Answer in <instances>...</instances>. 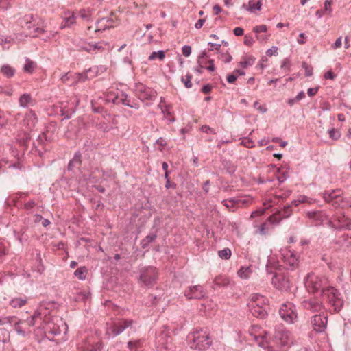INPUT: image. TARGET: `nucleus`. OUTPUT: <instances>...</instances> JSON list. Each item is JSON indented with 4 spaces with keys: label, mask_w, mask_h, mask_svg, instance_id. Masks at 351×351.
Masks as SVG:
<instances>
[{
    "label": "nucleus",
    "mask_w": 351,
    "mask_h": 351,
    "mask_svg": "<svg viewBox=\"0 0 351 351\" xmlns=\"http://www.w3.org/2000/svg\"><path fill=\"white\" fill-rule=\"evenodd\" d=\"M187 338L190 348L195 350H206L212 343L209 335L202 330L189 334Z\"/></svg>",
    "instance_id": "f257e3e1"
},
{
    "label": "nucleus",
    "mask_w": 351,
    "mask_h": 351,
    "mask_svg": "<svg viewBox=\"0 0 351 351\" xmlns=\"http://www.w3.org/2000/svg\"><path fill=\"white\" fill-rule=\"evenodd\" d=\"M34 313H39V319H38V329L42 330L44 331L46 337L50 341H55L52 337H51V335H58L60 334V330L59 328L57 329H51L50 323L49 322V317H47L45 313L46 311L43 308H39Z\"/></svg>",
    "instance_id": "f03ea898"
},
{
    "label": "nucleus",
    "mask_w": 351,
    "mask_h": 351,
    "mask_svg": "<svg viewBox=\"0 0 351 351\" xmlns=\"http://www.w3.org/2000/svg\"><path fill=\"white\" fill-rule=\"evenodd\" d=\"M139 283L147 287H152L157 278L156 268L153 266H143L139 268Z\"/></svg>",
    "instance_id": "7ed1b4c3"
},
{
    "label": "nucleus",
    "mask_w": 351,
    "mask_h": 351,
    "mask_svg": "<svg viewBox=\"0 0 351 351\" xmlns=\"http://www.w3.org/2000/svg\"><path fill=\"white\" fill-rule=\"evenodd\" d=\"M304 285L308 292L313 293H321L322 295V291L327 289L323 287L322 280L314 274H308L304 280Z\"/></svg>",
    "instance_id": "20e7f679"
},
{
    "label": "nucleus",
    "mask_w": 351,
    "mask_h": 351,
    "mask_svg": "<svg viewBox=\"0 0 351 351\" xmlns=\"http://www.w3.org/2000/svg\"><path fill=\"white\" fill-rule=\"evenodd\" d=\"M322 297L327 298L328 302L334 306L335 311L338 312L342 308L343 302L339 298L337 291L334 287H328L327 289H324Z\"/></svg>",
    "instance_id": "39448f33"
},
{
    "label": "nucleus",
    "mask_w": 351,
    "mask_h": 351,
    "mask_svg": "<svg viewBox=\"0 0 351 351\" xmlns=\"http://www.w3.org/2000/svg\"><path fill=\"white\" fill-rule=\"evenodd\" d=\"M272 285L281 291H290L292 283L288 276L284 274H276L271 279Z\"/></svg>",
    "instance_id": "423d86ee"
},
{
    "label": "nucleus",
    "mask_w": 351,
    "mask_h": 351,
    "mask_svg": "<svg viewBox=\"0 0 351 351\" xmlns=\"http://www.w3.org/2000/svg\"><path fill=\"white\" fill-rule=\"evenodd\" d=\"M279 314L287 323H293L297 319L295 306L291 302L284 303L279 310Z\"/></svg>",
    "instance_id": "0eeeda50"
},
{
    "label": "nucleus",
    "mask_w": 351,
    "mask_h": 351,
    "mask_svg": "<svg viewBox=\"0 0 351 351\" xmlns=\"http://www.w3.org/2000/svg\"><path fill=\"white\" fill-rule=\"evenodd\" d=\"M311 323L315 331L317 332H324L328 323L327 314L322 313L313 316L311 317Z\"/></svg>",
    "instance_id": "6e6552de"
},
{
    "label": "nucleus",
    "mask_w": 351,
    "mask_h": 351,
    "mask_svg": "<svg viewBox=\"0 0 351 351\" xmlns=\"http://www.w3.org/2000/svg\"><path fill=\"white\" fill-rule=\"evenodd\" d=\"M206 292L200 285L190 286L184 291V295L187 299L200 300L204 298Z\"/></svg>",
    "instance_id": "1a4fd4ad"
},
{
    "label": "nucleus",
    "mask_w": 351,
    "mask_h": 351,
    "mask_svg": "<svg viewBox=\"0 0 351 351\" xmlns=\"http://www.w3.org/2000/svg\"><path fill=\"white\" fill-rule=\"evenodd\" d=\"M133 321L131 319H122L119 322L114 323L108 328L107 332L110 330L113 336H117L123 332L127 328H132Z\"/></svg>",
    "instance_id": "9d476101"
},
{
    "label": "nucleus",
    "mask_w": 351,
    "mask_h": 351,
    "mask_svg": "<svg viewBox=\"0 0 351 351\" xmlns=\"http://www.w3.org/2000/svg\"><path fill=\"white\" fill-rule=\"evenodd\" d=\"M284 262L288 269L293 270L298 265V257L291 250H285L281 252Z\"/></svg>",
    "instance_id": "9b49d317"
},
{
    "label": "nucleus",
    "mask_w": 351,
    "mask_h": 351,
    "mask_svg": "<svg viewBox=\"0 0 351 351\" xmlns=\"http://www.w3.org/2000/svg\"><path fill=\"white\" fill-rule=\"evenodd\" d=\"M292 213L291 205L285 206L283 209L278 210L267 219L271 223H278L282 219L289 217Z\"/></svg>",
    "instance_id": "f8f14e48"
},
{
    "label": "nucleus",
    "mask_w": 351,
    "mask_h": 351,
    "mask_svg": "<svg viewBox=\"0 0 351 351\" xmlns=\"http://www.w3.org/2000/svg\"><path fill=\"white\" fill-rule=\"evenodd\" d=\"M40 22H42V19L38 16H34L32 14H27L23 17L19 19L17 21L19 25L23 28H27V30H31L32 29V26L29 25V23H33V26H35L36 24L38 25Z\"/></svg>",
    "instance_id": "ddd939ff"
},
{
    "label": "nucleus",
    "mask_w": 351,
    "mask_h": 351,
    "mask_svg": "<svg viewBox=\"0 0 351 351\" xmlns=\"http://www.w3.org/2000/svg\"><path fill=\"white\" fill-rule=\"evenodd\" d=\"M289 340V332L285 330H276L273 342L276 346L285 347L288 344Z\"/></svg>",
    "instance_id": "4468645a"
},
{
    "label": "nucleus",
    "mask_w": 351,
    "mask_h": 351,
    "mask_svg": "<svg viewBox=\"0 0 351 351\" xmlns=\"http://www.w3.org/2000/svg\"><path fill=\"white\" fill-rule=\"evenodd\" d=\"M248 307L252 314L258 318L264 319L267 315L265 306H259V303H249Z\"/></svg>",
    "instance_id": "2eb2a0df"
},
{
    "label": "nucleus",
    "mask_w": 351,
    "mask_h": 351,
    "mask_svg": "<svg viewBox=\"0 0 351 351\" xmlns=\"http://www.w3.org/2000/svg\"><path fill=\"white\" fill-rule=\"evenodd\" d=\"M304 307L312 312H318L323 308L322 302L317 298H311L303 302Z\"/></svg>",
    "instance_id": "dca6fc26"
},
{
    "label": "nucleus",
    "mask_w": 351,
    "mask_h": 351,
    "mask_svg": "<svg viewBox=\"0 0 351 351\" xmlns=\"http://www.w3.org/2000/svg\"><path fill=\"white\" fill-rule=\"evenodd\" d=\"M14 329L19 335L25 337L27 334L30 333L31 330L29 328L23 326L25 324V320L19 319L16 317V319L13 322Z\"/></svg>",
    "instance_id": "f3484780"
},
{
    "label": "nucleus",
    "mask_w": 351,
    "mask_h": 351,
    "mask_svg": "<svg viewBox=\"0 0 351 351\" xmlns=\"http://www.w3.org/2000/svg\"><path fill=\"white\" fill-rule=\"evenodd\" d=\"M341 195V192L339 189L332 190L331 191H325L324 193V199L326 202L331 203L332 205L335 206V202L339 200V197Z\"/></svg>",
    "instance_id": "a211bd4d"
},
{
    "label": "nucleus",
    "mask_w": 351,
    "mask_h": 351,
    "mask_svg": "<svg viewBox=\"0 0 351 351\" xmlns=\"http://www.w3.org/2000/svg\"><path fill=\"white\" fill-rule=\"evenodd\" d=\"M156 339L159 345L164 346L165 348H167V345L168 344L169 340L171 339L169 335V330H167L166 327H164V328L157 335Z\"/></svg>",
    "instance_id": "6ab92c4d"
},
{
    "label": "nucleus",
    "mask_w": 351,
    "mask_h": 351,
    "mask_svg": "<svg viewBox=\"0 0 351 351\" xmlns=\"http://www.w3.org/2000/svg\"><path fill=\"white\" fill-rule=\"evenodd\" d=\"M81 157V153L80 152H76L73 158L69 161V163L67 165V170L73 171L75 169H80L82 162Z\"/></svg>",
    "instance_id": "aec40b11"
},
{
    "label": "nucleus",
    "mask_w": 351,
    "mask_h": 351,
    "mask_svg": "<svg viewBox=\"0 0 351 351\" xmlns=\"http://www.w3.org/2000/svg\"><path fill=\"white\" fill-rule=\"evenodd\" d=\"M34 100L29 93L23 94L19 99V106L22 108H28L33 106Z\"/></svg>",
    "instance_id": "412c9836"
},
{
    "label": "nucleus",
    "mask_w": 351,
    "mask_h": 351,
    "mask_svg": "<svg viewBox=\"0 0 351 351\" xmlns=\"http://www.w3.org/2000/svg\"><path fill=\"white\" fill-rule=\"evenodd\" d=\"M337 220L339 222L337 226L338 228L340 229H350L351 228V221L346 217L343 215H340L337 217Z\"/></svg>",
    "instance_id": "4be33fe9"
},
{
    "label": "nucleus",
    "mask_w": 351,
    "mask_h": 351,
    "mask_svg": "<svg viewBox=\"0 0 351 351\" xmlns=\"http://www.w3.org/2000/svg\"><path fill=\"white\" fill-rule=\"evenodd\" d=\"M27 302L26 298H14L10 302L9 304L14 308H21Z\"/></svg>",
    "instance_id": "5701e85b"
},
{
    "label": "nucleus",
    "mask_w": 351,
    "mask_h": 351,
    "mask_svg": "<svg viewBox=\"0 0 351 351\" xmlns=\"http://www.w3.org/2000/svg\"><path fill=\"white\" fill-rule=\"evenodd\" d=\"M43 21L42 20V22H40L39 25H37L36 24L35 26H33V23H29V25L32 26L31 30H28V34L32 37H35L38 36L40 34L43 33L44 32V29L43 28Z\"/></svg>",
    "instance_id": "b1692460"
},
{
    "label": "nucleus",
    "mask_w": 351,
    "mask_h": 351,
    "mask_svg": "<svg viewBox=\"0 0 351 351\" xmlns=\"http://www.w3.org/2000/svg\"><path fill=\"white\" fill-rule=\"evenodd\" d=\"M306 215L309 219H313L316 223H321L323 221L324 215L322 211H308Z\"/></svg>",
    "instance_id": "393cba45"
},
{
    "label": "nucleus",
    "mask_w": 351,
    "mask_h": 351,
    "mask_svg": "<svg viewBox=\"0 0 351 351\" xmlns=\"http://www.w3.org/2000/svg\"><path fill=\"white\" fill-rule=\"evenodd\" d=\"M1 72L6 77H12L15 74V69L8 64H4L1 68Z\"/></svg>",
    "instance_id": "a878e982"
},
{
    "label": "nucleus",
    "mask_w": 351,
    "mask_h": 351,
    "mask_svg": "<svg viewBox=\"0 0 351 351\" xmlns=\"http://www.w3.org/2000/svg\"><path fill=\"white\" fill-rule=\"evenodd\" d=\"M156 97L155 93H154L150 88H147L146 90L143 94L138 95V98L141 100H154Z\"/></svg>",
    "instance_id": "bb28decb"
},
{
    "label": "nucleus",
    "mask_w": 351,
    "mask_h": 351,
    "mask_svg": "<svg viewBox=\"0 0 351 351\" xmlns=\"http://www.w3.org/2000/svg\"><path fill=\"white\" fill-rule=\"evenodd\" d=\"M157 237L156 233H150L141 242L142 248L145 249L148 247L149 244L154 241Z\"/></svg>",
    "instance_id": "cd10ccee"
},
{
    "label": "nucleus",
    "mask_w": 351,
    "mask_h": 351,
    "mask_svg": "<svg viewBox=\"0 0 351 351\" xmlns=\"http://www.w3.org/2000/svg\"><path fill=\"white\" fill-rule=\"evenodd\" d=\"M339 199V200L335 202V207H341L342 208L351 207V202L349 199H344L341 197V195Z\"/></svg>",
    "instance_id": "c85d7f7f"
},
{
    "label": "nucleus",
    "mask_w": 351,
    "mask_h": 351,
    "mask_svg": "<svg viewBox=\"0 0 351 351\" xmlns=\"http://www.w3.org/2000/svg\"><path fill=\"white\" fill-rule=\"evenodd\" d=\"M214 283L216 287H227L230 284V280L226 277L218 276L215 278Z\"/></svg>",
    "instance_id": "c756f323"
},
{
    "label": "nucleus",
    "mask_w": 351,
    "mask_h": 351,
    "mask_svg": "<svg viewBox=\"0 0 351 351\" xmlns=\"http://www.w3.org/2000/svg\"><path fill=\"white\" fill-rule=\"evenodd\" d=\"M249 8L248 10L251 12H254L256 10H260L262 6L261 0H250L249 3Z\"/></svg>",
    "instance_id": "7c9ffc66"
},
{
    "label": "nucleus",
    "mask_w": 351,
    "mask_h": 351,
    "mask_svg": "<svg viewBox=\"0 0 351 351\" xmlns=\"http://www.w3.org/2000/svg\"><path fill=\"white\" fill-rule=\"evenodd\" d=\"M165 58V53L162 50H160L158 51H153L150 56H149V60H155L158 59L160 61H162Z\"/></svg>",
    "instance_id": "2f4dec72"
},
{
    "label": "nucleus",
    "mask_w": 351,
    "mask_h": 351,
    "mask_svg": "<svg viewBox=\"0 0 351 351\" xmlns=\"http://www.w3.org/2000/svg\"><path fill=\"white\" fill-rule=\"evenodd\" d=\"M39 313H34L32 316L30 317H28L26 320H25V324L26 323L28 326L27 328L30 329L31 326H36L38 323V319H39Z\"/></svg>",
    "instance_id": "473e14b6"
},
{
    "label": "nucleus",
    "mask_w": 351,
    "mask_h": 351,
    "mask_svg": "<svg viewBox=\"0 0 351 351\" xmlns=\"http://www.w3.org/2000/svg\"><path fill=\"white\" fill-rule=\"evenodd\" d=\"M87 274V269L86 267H80L74 271V276L80 279L84 280Z\"/></svg>",
    "instance_id": "72a5a7b5"
},
{
    "label": "nucleus",
    "mask_w": 351,
    "mask_h": 351,
    "mask_svg": "<svg viewBox=\"0 0 351 351\" xmlns=\"http://www.w3.org/2000/svg\"><path fill=\"white\" fill-rule=\"evenodd\" d=\"M251 300L250 303H257V302L260 301L261 304H265L267 302V300L263 295L258 293L252 294L250 296Z\"/></svg>",
    "instance_id": "f704fd0d"
},
{
    "label": "nucleus",
    "mask_w": 351,
    "mask_h": 351,
    "mask_svg": "<svg viewBox=\"0 0 351 351\" xmlns=\"http://www.w3.org/2000/svg\"><path fill=\"white\" fill-rule=\"evenodd\" d=\"M255 58L252 56H245L243 60L240 62V65L243 68H247L253 65L254 63Z\"/></svg>",
    "instance_id": "c9c22d12"
},
{
    "label": "nucleus",
    "mask_w": 351,
    "mask_h": 351,
    "mask_svg": "<svg viewBox=\"0 0 351 351\" xmlns=\"http://www.w3.org/2000/svg\"><path fill=\"white\" fill-rule=\"evenodd\" d=\"M76 14L74 12H71V14L69 11H67V28L76 24Z\"/></svg>",
    "instance_id": "e433bc0d"
},
{
    "label": "nucleus",
    "mask_w": 351,
    "mask_h": 351,
    "mask_svg": "<svg viewBox=\"0 0 351 351\" xmlns=\"http://www.w3.org/2000/svg\"><path fill=\"white\" fill-rule=\"evenodd\" d=\"M25 121L27 122L29 128L34 127L37 122L35 114L32 112L26 116Z\"/></svg>",
    "instance_id": "4c0bfd02"
},
{
    "label": "nucleus",
    "mask_w": 351,
    "mask_h": 351,
    "mask_svg": "<svg viewBox=\"0 0 351 351\" xmlns=\"http://www.w3.org/2000/svg\"><path fill=\"white\" fill-rule=\"evenodd\" d=\"M16 319V316H5L0 317V326L5 324H12Z\"/></svg>",
    "instance_id": "58836bf2"
},
{
    "label": "nucleus",
    "mask_w": 351,
    "mask_h": 351,
    "mask_svg": "<svg viewBox=\"0 0 351 351\" xmlns=\"http://www.w3.org/2000/svg\"><path fill=\"white\" fill-rule=\"evenodd\" d=\"M232 252L229 248H225L218 252L219 256L224 260H228L231 256Z\"/></svg>",
    "instance_id": "ea45409f"
},
{
    "label": "nucleus",
    "mask_w": 351,
    "mask_h": 351,
    "mask_svg": "<svg viewBox=\"0 0 351 351\" xmlns=\"http://www.w3.org/2000/svg\"><path fill=\"white\" fill-rule=\"evenodd\" d=\"M35 67V63L29 59L26 60V62L24 65L23 69L27 73H32Z\"/></svg>",
    "instance_id": "a19ab883"
},
{
    "label": "nucleus",
    "mask_w": 351,
    "mask_h": 351,
    "mask_svg": "<svg viewBox=\"0 0 351 351\" xmlns=\"http://www.w3.org/2000/svg\"><path fill=\"white\" fill-rule=\"evenodd\" d=\"M13 88L11 86H0V93L7 96H11L13 94Z\"/></svg>",
    "instance_id": "79ce46f5"
},
{
    "label": "nucleus",
    "mask_w": 351,
    "mask_h": 351,
    "mask_svg": "<svg viewBox=\"0 0 351 351\" xmlns=\"http://www.w3.org/2000/svg\"><path fill=\"white\" fill-rule=\"evenodd\" d=\"M92 69H88L85 74L76 73L79 81H84L86 79L93 77L94 75H90L92 73Z\"/></svg>",
    "instance_id": "37998d69"
},
{
    "label": "nucleus",
    "mask_w": 351,
    "mask_h": 351,
    "mask_svg": "<svg viewBox=\"0 0 351 351\" xmlns=\"http://www.w3.org/2000/svg\"><path fill=\"white\" fill-rule=\"evenodd\" d=\"M27 36V34H24L23 33H19L14 34L13 38H8V40H10V43L12 42H21L24 40V38Z\"/></svg>",
    "instance_id": "c03bdc74"
},
{
    "label": "nucleus",
    "mask_w": 351,
    "mask_h": 351,
    "mask_svg": "<svg viewBox=\"0 0 351 351\" xmlns=\"http://www.w3.org/2000/svg\"><path fill=\"white\" fill-rule=\"evenodd\" d=\"M250 271V269L249 267H242L238 271V275L242 278H247L248 277V274Z\"/></svg>",
    "instance_id": "a18cd8bd"
},
{
    "label": "nucleus",
    "mask_w": 351,
    "mask_h": 351,
    "mask_svg": "<svg viewBox=\"0 0 351 351\" xmlns=\"http://www.w3.org/2000/svg\"><path fill=\"white\" fill-rule=\"evenodd\" d=\"M191 79H192V75L191 74H187L186 75V79H184V77H182L181 80L184 84V86L186 88H191V86H192Z\"/></svg>",
    "instance_id": "49530a36"
},
{
    "label": "nucleus",
    "mask_w": 351,
    "mask_h": 351,
    "mask_svg": "<svg viewBox=\"0 0 351 351\" xmlns=\"http://www.w3.org/2000/svg\"><path fill=\"white\" fill-rule=\"evenodd\" d=\"M8 251L7 243L4 241L0 240V258L6 254Z\"/></svg>",
    "instance_id": "de8ad7c7"
},
{
    "label": "nucleus",
    "mask_w": 351,
    "mask_h": 351,
    "mask_svg": "<svg viewBox=\"0 0 351 351\" xmlns=\"http://www.w3.org/2000/svg\"><path fill=\"white\" fill-rule=\"evenodd\" d=\"M119 104L132 107V106L129 104V101L128 100V95L123 93H121V94L119 95Z\"/></svg>",
    "instance_id": "09e8293b"
},
{
    "label": "nucleus",
    "mask_w": 351,
    "mask_h": 351,
    "mask_svg": "<svg viewBox=\"0 0 351 351\" xmlns=\"http://www.w3.org/2000/svg\"><path fill=\"white\" fill-rule=\"evenodd\" d=\"M101 22H104L106 21V23L105 24V27H104V29H106V28H110V27H113V25L112 23L114 22V19L112 18V16L110 17V18H103L101 20Z\"/></svg>",
    "instance_id": "8fccbe9b"
},
{
    "label": "nucleus",
    "mask_w": 351,
    "mask_h": 351,
    "mask_svg": "<svg viewBox=\"0 0 351 351\" xmlns=\"http://www.w3.org/2000/svg\"><path fill=\"white\" fill-rule=\"evenodd\" d=\"M302 68L305 70V75L306 76H311L313 74V67L308 65L306 62H303Z\"/></svg>",
    "instance_id": "3c124183"
},
{
    "label": "nucleus",
    "mask_w": 351,
    "mask_h": 351,
    "mask_svg": "<svg viewBox=\"0 0 351 351\" xmlns=\"http://www.w3.org/2000/svg\"><path fill=\"white\" fill-rule=\"evenodd\" d=\"M8 119L7 114L0 110V127L5 125L8 123Z\"/></svg>",
    "instance_id": "603ef678"
},
{
    "label": "nucleus",
    "mask_w": 351,
    "mask_h": 351,
    "mask_svg": "<svg viewBox=\"0 0 351 351\" xmlns=\"http://www.w3.org/2000/svg\"><path fill=\"white\" fill-rule=\"evenodd\" d=\"M267 30V27L265 25H261L258 26H256L253 28V31L256 34H258L261 32H265Z\"/></svg>",
    "instance_id": "864d4df0"
},
{
    "label": "nucleus",
    "mask_w": 351,
    "mask_h": 351,
    "mask_svg": "<svg viewBox=\"0 0 351 351\" xmlns=\"http://www.w3.org/2000/svg\"><path fill=\"white\" fill-rule=\"evenodd\" d=\"M36 206V203L34 200H29L24 204V208L27 212H31L32 208Z\"/></svg>",
    "instance_id": "5fc2aeb1"
},
{
    "label": "nucleus",
    "mask_w": 351,
    "mask_h": 351,
    "mask_svg": "<svg viewBox=\"0 0 351 351\" xmlns=\"http://www.w3.org/2000/svg\"><path fill=\"white\" fill-rule=\"evenodd\" d=\"M107 100L112 101L113 104H119V95L114 96L112 94H110L108 95Z\"/></svg>",
    "instance_id": "6e6d98bb"
},
{
    "label": "nucleus",
    "mask_w": 351,
    "mask_h": 351,
    "mask_svg": "<svg viewBox=\"0 0 351 351\" xmlns=\"http://www.w3.org/2000/svg\"><path fill=\"white\" fill-rule=\"evenodd\" d=\"M182 52L184 56L188 57L191 53V47L189 45H184L182 48Z\"/></svg>",
    "instance_id": "4d7b16f0"
},
{
    "label": "nucleus",
    "mask_w": 351,
    "mask_h": 351,
    "mask_svg": "<svg viewBox=\"0 0 351 351\" xmlns=\"http://www.w3.org/2000/svg\"><path fill=\"white\" fill-rule=\"evenodd\" d=\"M329 136L332 139L336 140L339 137V134L334 128L328 130Z\"/></svg>",
    "instance_id": "13d9d810"
},
{
    "label": "nucleus",
    "mask_w": 351,
    "mask_h": 351,
    "mask_svg": "<svg viewBox=\"0 0 351 351\" xmlns=\"http://www.w3.org/2000/svg\"><path fill=\"white\" fill-rule=\"evenodd\" d=\"M201 130L203 132H205V133H213V134H215V131L213 128L209 127L208 125H202V128H201Z\"/></svg>",
    "instance_id": "bf43d9fd"
},
{
    "label": "nucleus",
    "mask_w": 351,
    "mask_h": 351,
    "mask_svg": "<svg viewBox=\"0 0 351 351\" xmlns=\"http://www.w3.org/2000/svg\"><path fill=\"white\" fill-rule=\"evenodd\" d=\"M237 79V75L234 74L233 72L232 74H229L227 75V82L230 84L234 83Z\"/></svg>",
    "instance_id": "052dcab7"
},
{
    "label": "nucleus",
    "mask_w": 351,
    "mask_h": 351,
    "mask_svg": "<svg viewBox=\"0 0 351 351\" xmlns=\"http://www.w3.org/2000/svg\"><path fill=\"white\" fill-rule=\"evenodd\" d=\"M146 88H147L144 86L143 84L137 85L136 88L137 96L138 97L139 94H143V93H144L146 90Z\"/></svg>",
    "instance_id": "680f3d73"
},
{
    "label": "nucleus",
    "mask_w": 351,
    "mask_h": 351,
    "mask_svg": "<svg viewBox=\"0 0 351 351\" xmlns=\"http://www.w3.org/2000/svg\"><path fill=\"white\" fill-rule=\"evenodd\" d=\"M266 223H263L259 227L258 231L261 234L265 235L267 233L268 229L266 228Z\"/></svg>",
    "instance_id": "e2e57ef3"
},
{
    "label": "nucleus",
    "mask_w": 351,
    "mask_h": 351,
    "mask_svg": "<svg viewBox=\"0 0 351 351\" xmlns=\"http://www.w3.org/2000/svg\"><path fill=\"white\" fill-rule=\"evenodd\" d=\"M139 342L137 341H130L128 343V348L131 350H135L137 347H138V345Z\"/></svg>",
    "instance_id": "0e129e2a"
},
{
    "label": "nucleus",
    "mask_w": 351,
    "mask_h": 351,
    "mask_svg": "<svg viewBox=\"0 0 351 351\" xmlns=\"http://www.w3.org/2000/svg\"><path fill=\"white\" fill-rule=\"evenodd\" d=\"M254 43L253 38L249 36H245L244 43L247 46H251Z\"/></svg>",
    "instance_id": "69168bd1"
},
{
    "label": "nucleus",
    "mask_w": 351,
    "mask_h": 351,
    "mask_svg": "<svg viewBox=\"0 0 351 351\" xmlns=\"http://www.w3.org/2000/svg\"><path fill=\"white\" fill-rule=\"evenodd\" d=\"M212 89V86L210 84L204 85L202 88V92L204 94H208Z\"/></svg>",
    "instance_id": "338daca9"
},
{
    "label": "nucleus",
    "mask_w": 351,
    "mask_h": 351,
    "mask_svg": "<svg viewBox=\"0 0 351 351\" xmlns=\"http://www.w3.org/2000/svg\"><path fill=\"white\" fill-rule=\"evenodd\" d=\"M282 348L280 346H277V348H274L273 346H268L267 351H283Z\"/></svg>",
    "instance_id": "774afa93"
}]
</instances>
